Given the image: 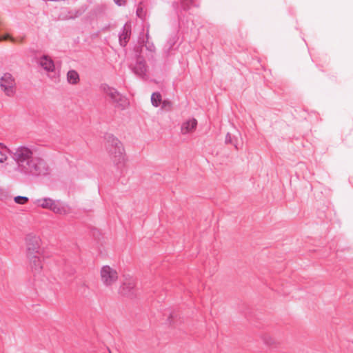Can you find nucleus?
<instances>
[{"instance_id": "obj_4", "label": "nucleus", "mask_w": 353, "mask_h": 353, "mask_svg": "<svg viewBox=\"0 0 353 353\" xmlns=\"http://www.w3.org/2000/svg\"><path fill=\"white\" fill-rule=\"evenodd\" d=\"M35 204L43 209H48L54 213L65 214L68 212L66 208L59 201H55L51 198H41L35 201Z\"/></svg>"}, {"instance_id": "obj_10", "label": "nucleus", "mask_w": 353, "mask_h": 353, "mask_svg": "<svg viewBox=\"0 0 353 353\" xmlns=\"http://www.w3.org/2000/svg\"><path fill=\"white\" fill-rule=\"evenodd\" d=\"M37 64L46 72H52L55 70L53 60L48 55H42L37 59Z\"/></svg>"}, {"instance_id": "obj_16", "label": "nucleus", "mask_w": 353, "mask_h": 353, "mask_svg": "<svg viewBox=\"0 0 353 353\" xmlns=\"http://www.w3.org/2000/svg\"><path fill=\"white\" fill-rule=\"evenodd\" d=\"M29 199L26 196H17L14 198V201L17 204L23 205L28 201Z\"/></svg>"}, {"instance_id": "obj_17", "label": "nucleus", "mask_w": 353, "mask_h": 353, "mask_svg": "<svg viewBox=\"0 0 353 353\" xmlns=\"http://www.w3.org/2000/svg\"><path fill=\"white\" fill-rule=\"evenodd\" d=\"M10 40L12 42H15V39L10 36L9 34H5L3 35H0V41Z\"/></svg>"}, {"instance_id": "obj_8", "label": "nucleus", "mask_w": 353, "mask_h": 353, "mask_svg": "<svg viewBox=\"0 0 353 353\" xmlns=\"http://www.w3.org/2000/svg\"><path fill=\"white\" fill-rule=\"evenodd\" d=\"M28 265L30 269L34 272H39L43 266L44 254H26Z\"/></svg>"}, {"instance_id": "obj_18", "label": "nucleus", "mask_w": 353, "mask_h": 353, "mask_svg": "<svg viewBox=\"0 0 353 353\" xmlns=\"http://www.w3.org/2000/svg\"><path fill=\"white\" fill-rule=\"evenodd\" d=\"M162 108L170 110L172 106V103L170 101L165 100L161 102Z\"/></svg>"}, {"instance_id": "obj_22", "label": "nucleus", "mask_w": 353, "mask_h": 353, "mask_svg": "<svg viewBox=\"0 0 353 353\" xmlns=\"http://www.w3.org/2000/svg\"><path fill=\"white\" fill-rule=\"evenodd\" d=\"M264 341L265 342L268 344V345H270L272 343V339L271 337L270 336H266L265 339H264Z\"/></svg>"}, {"instance_id": "obj_5", "label": "nucleus", "mask_w": 353, "mask_h": 353, "mask_svg": "<svg viewBox=\"0 0 353 353\" xmlns=\"http://www.w3.org/2000/svg\"><path fill=\"white\" fill-rule=\"evenodd\" d=\"M101 90L116 105L121 108H125L128 105L127 99L117 89L110 87L107 84H102L101 85Z\"/></svg>"}, {"instance_id": "obj_9", "label": "nucleus", "mask_w": 353, "mask_h": 353, "mask_svg": "<svg viewBox=\"0 0 353 353\" xmlns=\"http://www.w3.org/2000/svg\"><path fill=\"white\" fill-rule=\"evenodd\" d=\"M135 287V280L132 277L125 276L119 287V292L123 295L130 296L134 293Z\"/></svg>"}, {"instance_id": "obj_15", "label": "nucleus", "mask_w": 353, "mask_h": 353, "mask_svg": "<svg viewBox=\"0 0 353 353\" xmlns=\"http://www.w3.org/2000/svg\"><path fill=\"white\" fill-rule=\"evenodd\" d=\"M151 102L154 107H159L162 102L161 94L159 92H154L151 96Z\"/></svg>"}, {"instance_id": "obj_7", "label": "nucleus", "mask_w": 353, "mask_h": 353, "mask_svg": "<svg viewBox=\"0 0 353 353\" xmlns=\"http://www.w3.org/2000/svg\"><path fill=\"white\" fill-rule=\"evenodd\" d=\"M16 83L13 76L8 72L0 78V88L7 96H12L15 92Z\"/></svg>"}, {"instance_id": "obj_1", "label": "nucleus", "mask_w": 353, "mask_h": 353, "mask_svg": "<svg viewBox=\"0 0 353 353\" xmlns=\"http://www.w3.org/2000/svg\"><path fill=\"white\" fill-rule=\"evenodd\" d=\"M35 150L31 147L20 145L10 152L16 165L6 164V172L12 177L23 176H39L46 174L48 165L43 159L34 157Z\"/></svg>"}, {"instance_id": "obj_14", "label": "nucleus", "mask_w": 353, "mask_h": 353, "mask_svg": "<svg viewBox=\"0 0 353 353\" xmlns=\"http://www.w3.org/2000/svg\"><path fill=\"white\" fill-rule=\"evenodd\" d=\"M79 75L76 70H70L67 73V81L70 84L76 85L79 82Z\"/></svg>"}, {"instance_id": "obj_2", "label": "nucleus", "mask_w": 353, "mask_h": 353, "mask_svg": "<svg viewBox=\"0 0 353 353\" xmlns=\"http://www.w3.org/2000/svg\"><path fill=\"white\" fill-rule=\"evenodd\" d=\"M107 150L111 161L116 165H123L125 161V150L122 143L117 138L108 137Z\"/></svg>"}, {"instance_id": "obj_3", "label": "nucleus", "mask_w": 353, "mask_h": 353, "mask_svg": "<svg viewBox=\"0 0 353 353\" xmlns=\"http://www.w3.org/2000/svg\"><path fill=\"white\" fill-rule=\"evenodd\" d=\"M99 274L101 281L105 287H112L119 279L117 270L108 265H103Z\"/></svg>"}, {"instance_id": "obj_23", "label": "nucleus", "mask_w": 353, "mask_h": 353, "mask_svg": "<svg viewBox=\"0 0 353 353\" xmlns=\"http://www.w3.org/2000/svg\"><path fill=\"white\" fill-rule=\"evenodd\" d=\"M79 15V13H76L74 14H72L69 17H63L64 19H72V18H74V17H77V16Z\"/></svg>"}, {"instance_id": "obj_6", "label": "nucleus", "mask_w": 353, "mask_h": 353, "mask_svg": "<svg viewBox=\"0 0 353 353\" xmlns=\"http://www.w3.org/2000/svg\"><path fill=\"white\" fill-rule=\"evenodd\" d=\"M26 252L30 254H44V250L42 248V241L41 238L36 235H28L26 239Z\"/></svg>"}, {"instance_id": "obj_19", "label": "nucleus", "mask_w": 353, "mask_h": 353, "mask_svg": "<svg viewBox=\"0 0 353 353\" xmlns=\"http://www.w3.org/2000/svg\"><path fill=\"white\" fill-rule=\"evenodd\" d=\"M8 157L6 154L3 152V151L0 150V163H3L6 162L8 160Z\"/></svg>"}, {"instance_id": "obj_24", "label": "nucleus", "mask_w": 353, "mask_h": 353, "mask_svg": "<svg viewBox=\"0 0 353 353\" xmlns=\"http://www.w3.org/2000/svg\"><path fill=\"white\" fill-rule=\"evenodd\" d=\"M2 24V21L1 19H0V26Z\"/></svg>"}, {"instance_id": "obj_11", "label": "nucleus", "mask_w": 353, "mask_h": 353, "mask_svg": "<svg viewBox=\"0 0 353 353\" xmlns=\"http://www.w3.org/2000/svg\"><path fill=\"white\" fill-rule=\"evenodd\" d=\"M197 127V121L194 118H190L181 125V133L183 135L190 134L194 132Z\"/></svg>"}, {"instance_id": "obj_21", "label": "nucleus", "mask_w": 353, "mask_h": 353, "mask_svg": "<svg viewBox=\"0 0 353 353\" xmlns=\"http://www.w3.org/2000/svg\"><path fill=\"white\" fill-rule=\"evenodd\" d=\"M0 148L1 149H3L5 150L6 151L10 153V152L11 151L5 144H3V143H0Z\"/></svg>"}, {"instance_id": "obj_20", "label": "nucleus", "mask_w": 353, "mask_h": 353, "mask_svg": "<svg viewBox=\"0 0 353 353\" xmlns=\"http://www.w3.org/2000/svg\"><path fill=\"white\" fill-rule=\"evenodd\" d=\"M114 1L115 3L121 6L125 5L126 0H114Z\"/></svg>"}, {"instance_id": "obj_13", "label": "nucleus", "mask_w": 353, "mask_h": 353, "mask_svg": "<svg viewBox=\"0 0 353 353\" xmlns=\"http://www.w3.org/2000/svg\"><path fill=\"white\" fill-rule=\"evenodd\" d=\"M133 71L138 76L143 77L145 75L147 67L145 61L142 59L137 60L134 67L133 68Z\"/></svg>"}, {"instance_id": "obj_12", "label": "nucleus", "mask_w": 353, "mask_h": 353, "mask_svg": "<svg viewBox=\"0 0 353 353\" xmlns=\"http://www.w3.org/2000/svg\"><path fill=\"white\" fill-rule=\"evenodd\" d=\"M131 34V26L130 24H125L122 32L119 35V42L123 46H125L128 41Z\"/></svg>"}]
</instances>
